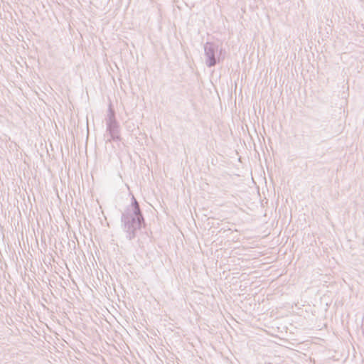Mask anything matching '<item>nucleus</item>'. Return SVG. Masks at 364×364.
I'll list each match as a JSON object with an SVG mask.
<instances>
[{"instance_id":"obj_3","label":"nucleus","mask_w":364,"mask_h":364,"mask_svg":"<svg viewBox=\"0 0 364 364\" xmlns=\"http://www.w3.org/2000/svg\"><path fill=\"white\" fill-rule=\"evenodd\" d=\"M105 120H106V122L117 121L116 117H115V111L112 107L111 105H109V107L107 116V118L105 119Z\"/></svg>"},{"instance_id":"obj_2","label":"nucleus","mask_w":364,"mask_h":364,"mask_svg":"<svg viewBox=\"0 0 364 364\" xmlns=\"http://www.w3.org/2000/svg\"><path fill=\"white\" fill-rule=\"evenodd\" d=\"M107 132L109 137L105 140L106 144L112 141H119L122 140L120 135V127L117 121L106 122Z\"/></svg>"},{"instance_id":"obj_1","label":"nucleus","mask_w":364,"mask_h":364,"mask_svg":"<svg viewBox=\"0 0 364 364\" xmlns=\"http://www.w3.org/2000/svg\"><path fill=\"white\" fill-rule=\"evenodd\" d=\"M122 227L129 240H134L138 231L146 227V222L139 202L132 196V203L122 213Z\"/></svg>"}]
</instances>
